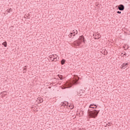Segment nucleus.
Instances as JSON below:
<instances>
[{
    "instance_id": "f257e3e1",
    "label": "nucleus",
    "mask_w": 130,
    "mask_h": 130,
    "mask_svg": "<svg viewBox=\"0 0 130 130\" xmlns=\"http://www.w3.org/2000/svg\"><path fill=\"white\" fill-rule=\"evenodd\" d=\"M79 79L76 78L71 81H67L66 85L67 88H72L73 85H78L79 84Z\"/></svg>"
},
{
    "instance_id": "f03ea898",
    "label": "nucleus",
    "mask_w": 130,
    "mask_h": 130,
    "mask_svg": "<svg viewBox=\"0 0 130 130\" xmlns=\"http://www.w3.org/2000/svg\"><path fill=\"white\" fill-rule=\"evenodd\" d=\"M100 112V110H94L93 111L88 110L87 113L90 117H92V118H96V117L98 116V114H99Z\"/></svg>"
},
{
    "instance_id": "7ed1b4c3",
    "label": "nucleus",
    "mask_w": 130,
    "mask_h": 130,
    "mask_svg": "<svg viewBox=\"0 0 130 130\" xmlns=\"http://www.w3.org/2000/svg\"><path fill=\"white\" fill-rule=\"evenodd\" d=\"M82 42L85 43V37H84V36L83 35L80 36L78 40L74 42V44L75 46H80Z\"/></svg>"
},
{
    "instance_id": "20e7f679",
    "label": "nucleus",
    "mask_w": 130,
    "mask_h": 130,
    "mask_svg": "<svg viewBox=\"0 0 130 130\" xmlns=\"http://www.w3.org/2000/svg\"><path fill=\"white\" fill-rule=\"evenodd\" d=\"M116 8H118L119 11H124V6L122 4H120L118 6H116Z\"/></svg>"
},
{
    "instance_id": "39448f33",
    "label": "nucleus",
    "mask_w": 130,
    "mask_h": 130,
    "mask_svg": "<svg viewBox=\"0 0 130 130\" xmlns=\"http://www.w3.org/2000/svg\"><path fill=\"white\" fill-rule=\"evenodd\" d=\"M84 93H85V90H83L82 89H81L80 90L78 91L77 94L79 96H82V95H83Z\"/></svg>"
},
{
    "instance_id": "423d86ee",
    "label": "nucleus",
    "mask_w": 130,
    "mask_h": 130,
    "mask_svg": "<svg viewBox=\"0 0 130 130\" xmlns=\"http://www.w3.org/2000/svg\"><path fill=\"white\" fill-rule=\"evenodd\" d=\"M128 64V63H123L121 67V69H125V68H127Z\"/></svg>"
},
{
    "instance_id": "0eeeda50",
    "label": "nucleus",
    "mask_w": 130,
    "mask_h": 130,
    "mask_svg": "<svg viewBox=\"0 0 130 130\" xmlns=\"http://www.w3.org/2000/svg\"><path fill=\"white\" fill-rule=\"evenodd\" d=\"M57 55H53V59L51 61H56L57 60Z\"/></svg>"
},
{
    "instance_id": "6e6552de",
    "label": "nucleus",
    "mask_w": 130,
    "mask_h": 130,
    "mask_svg": "<svg viewBox=\"0 0 130 130\" xmlns=\"http://www.w3.org/2000/svg\"><path fill=\"white\" fill-rule=\"evenodd\" d=\"M97 105H95L94 104H91L89 106V108H97Z\"/></svg>"
},
{
    "instance_id": "1a4fd4ad",
    "label": "nucleus",
    "mask_w": 130,
    "mask_h": 130,
    "mask_svg": "<svg viewBox=\"0 0 130 130\" xmlns=\"http://www.w3.org/2000/svg\"><path fill=\"white\" fill-rule=\"evenodd\" d=\"M2 98H4V97H6L7 95V91H4L1 92Z\"/></svg>"
},
{
    "instance_id": "9d476101",
    "label": "nucleus",
    "mask_w": 130,
    "mask_h": 130,
    "mask_svg": "<svg viewBox=\"0 0 130 130\" xmlns=\"http://www.w3.org/2000/svg\"><path fill=\"white\" fill-rule=\"evenodd\" d=\"M73 37L76 36L78 34V30L75 29L73 30Z\"/></svg>"
},
{
    "instance_id": "9b49d317",
    "label": "nucleus",
    "mask_w": 130,
    "mask_h": 130,
    "mask_svg": "<svg viewBox=\"0 0 130 130\" xmlns=\"http://www.w3.org/2000/svg\"><path fill=\"white\" fill-rule=\"evenodd\" d=\"M102 53L103 54H104V55H106V54H107V53H108V52H107V50H104L102 51Z\"/></svg>"
},
{
    "instance_id": "f8f14e48",
    "label": "nucleus",
    "mask_w": 130,
    "mask_h": 130,
    "mask_svg": "<svg viewBox=\"0 0 130 130\" xmlns=\"http://www.w3.org/2000/svg\"><path fill=\"white\" fill-rule=\"evenodd\" d=\"M101 37V36H99V35H95L94 36V39H99Z\"/></svg>"
},
{
    "instance_id": "ddd939ff",
    "label": "nucleus",
    "mask_w": 130,
    "mask_h": 130,
    "mask_svg": "<svg viewBox=\"0 0 130 130\" xmlns=\"http://www.w3.org/2000/svg\"><path fill=\"white\" fill-rule=\"evenodd\" d=\"M38 100L39 101L40 103H42L43 102V99L41 98H38Z\"/></svg>"
},
{
    "instance_id": "4468645a",
    "label": "nucleus",
    "mask_w": 130,
    "mask_h": 130,
    "mask_svg": "<svg viewBox=\"0 0 130 130\" xmlns=\"http://www.w3.org/2000/svg\"><path fill=\"white\" fill-rule=\"evenodd\" d=\"M64 63H66V60L64 59H62L61 60V64L63 65Z\"/></svg>"
},
{
    "instance_id": "2eb2a0df",
    "label": "nucleus",
    "mask_w": 130,
    "mask_h": 130,
    "mask_svg": "<svg viewBox=\"0 0 130 130\" xmlns=\"http://www.w3.org/2000/svg\"><path fill=\"white\" fill-rule=\"evenodd\" d=\"M2 45L4 46V47H7L8 44L7 42H4L2 43Z\"/></svg>"
},
{
    "instance_id": "dca6fc26",
    "label": "nucleus",
    "mask_w": 130,
    "mask_h": 130,
    "mask_svg": "<svg viewBox=\"0 0 130 130\" xmlns=\"http://www.w3.org/2000/svg\"><path fill=\"white\" fill-rule=\"evenodd\" d=\"M58 77L60 79V80H63V77L62 76V75H58Z\"/></svg>"
},
{
    "instance_id": "f3484780",
    "label": "nucleus",
    "mask_w": 130,
    "mask_h": 130,
    "mask_svg": "<svg viewBox=\"0 0 130 130\" xmlns=\"http://www.w3.org/2000/svg\"><path fill=\"white\" fill-rule=\"evenodd\" d=\"M13 9L12 8H9L7 10V13H11V12H12Z\"/></svg>"
},
{
    "instance_id": "a211bd4d",
    "label": "nucleus",
    "mask_w": 130,
    "mask_h": 130,
    "mask_svg": "<svg viewBox=\"0 0 130 130\" xmlns=\"http://www.w3.org/2000/svg\"><path fill=\"white\" fill-rule=\"evenodd\" d=\"M49 60H52V58H53V55H51L49 56Z\"/></svg>"
},
{
    "instance_id": "6ab92c4d",
    "label": "nucleus",
    "mask_w": 130,
    "mask_h": 130,
    "mask_svg": "<svg viewBox=\"0 0 130 130\" xmlns=\"http://www.w3.org/2000/svg\"><path fill=\"white\" fill-rule=\"evenodd\" d=\"M70 38H72V37H73V36H74V34L73 32H71L70 34V35H69Z\"/></svg>"
},
{
    "instance_id": "aec40b11",
    "label": "nucleus",
    "mask_w": 130,
    "mask_h": 130,
    "mask_svg": "<svg viewBox=\"0 0 130 130\" xmlns=\"http://www.w3.org/2000/svg\"><path fill=\"white\" fill-rule=\"evenodd\" d=\"M70 108H71V109H73L74 108V105H70L69 106Z\"/></svg>"
},
{
    "instance_id": "412c9836",
    "label": "nucleus",
    "mask_w": 130,
    "mask_h": 130,
    "mask_svg": "<svg viewBox=\"0 0 130 130\" xmlns=\"http://www.w3.org/2000/svg\"><path fill=\"white\" fill-rule=\"evenodd\" d=\"M107 125H108V126H111V123L109 122L108 124H107Z\"/></svg>"
},
{
    "instance_id": "4be33fe9",
    "label": "nucleus",
    "mask_w": 130,
    "mask_h": 130,
    "mask_svg": "<svg viewBox=\"0 0 130 130\" xmlns=\"http://www.w3.org/2000/svg\"><path fill=\"white\" fill-rule=\"evenodd\" d=\"M117 14H121V11H117Z\"/></svg>"
},
{
    "instance_id": "5701e85b",
    "label": "nucleus",
    "mask_w": 130,
    "mask_h": 130,
    "mask_svg": "<svg viewBox=\"0 0 130 130\" xmlns=\"http://www.w3.org/2000/svg\"><path fill=\"white\" fill-rule=\"evenodd\" d=\"M23 71H25V72H26L27 71V68H24Z\"/></svg>"
},
{
    "instance_id": "b1692460",
    "label": "nucleus",
    "mask_w": 130,
    "mask_h": 130,
    "mask_svg": "<svg viewBox=\"0 0 130 130\" xmlns=\"http://www.w3.org/2000/svg\"><path fill=\"white\" fill-rule=\"evenodd\" d=\"M126 54V53L124 52V53L123 54V55H125Z\"/></svg>"
},
{
    "instance_id": "393cba45",
    "label": "nucleus",
    "mask_w": 130,
    "mask_h": 130,
    "mask_svg": "<svg viewBox=\"0 0 130 130\" xmlns=\"http://www.w3.org/2000/svg\"><path fill=\"white\" fill-rule=\"evenodd\" d=\"M56 81H59V79H57Z\"/></svg>"
}]
</instances>
